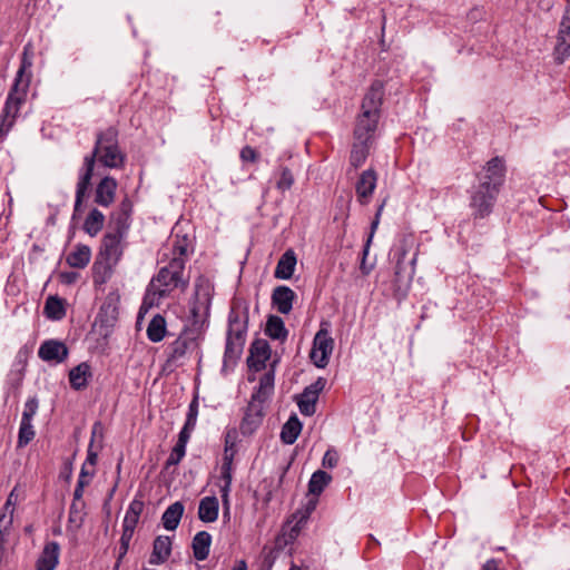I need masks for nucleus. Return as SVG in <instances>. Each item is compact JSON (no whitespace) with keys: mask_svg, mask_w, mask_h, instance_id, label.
Segmentation results:
<instances>
[{"mask_svg":"<svg viewBox=\"0 0 570 570\" xmlns=\"http://www.w3.org/2000/svg\"><path fill=\"white\" fill-rule=\"evenodd\" d=\"M295 293L287 286H277L272 294V303L282 314H288L293 308Z\"/></svg>","mask_w":570,"mask_h":570,"instance_id":"15","label":"nucleus"},{"mask_svg":"<svg viewBox=\"0 0 570 570\" xmlns=\"http://www.w3.org/2000/svg\"><path fill=\"white\" fill-rule=\"evenodd\" d=\"M83 491H85V488L79 487V485H76V489H75V491H73V498H72V501H83V500H82Z\"/></svg>","mask_w":570,"mask_h":570,"instance_id":"60","label":"nucleus"},{"mask_svg":"<svg viewBox=\"0 0 570 570\" xmlns=\"http://www.w3.org/2000/svg\"><path fill=\"white\" fill-rule=\"evenodd\" d=\"M570 56V6L567 7L559 26L554 58L562 63Z\"/></svg>","mask_w":570,"mask_h":570,"instance_id":"10","label":"nucleus"},{"mask_svg":"<svg viewBox=\"0 0 570 570\" xmlns=\"http://www.w3.org/2000/svg\"><path fill=\"white\" fill-rule=\"evenodd\" d=\"M18 502V495L16 494V488L10 492L8 499L3 505L2 511L14 513V508Z\"/></svg>","mask_w":570,"mask_h":570,"instance_id":"53","label":"nucleus"},{"mask_svg":"<svg viewBox=\"0 0 570 570\" xmlns=\"http://www.w3.org/2000/svg\"><path fill=\"white\" fill-rule=\"evenodd\" d=\"M338 462V454L335 450H327L323 456V465L325 468H334Z\"/></svg>","mask_w":570,"mask_h":570,"instance_id":"50","label":"nucleus"},{"mask_svg":"<svg viewBox=\"0 0 570 570\" xmlns=\"http://www.w3.org/2000/svg\"><path fill=\"white\" fill-rule=\"evenodd\" d=\"M272 350L265 338H256L249 348L248 356H271Z\"/></svg>","mask_w":570,"mask_h":570,"instance_id":"41","label":"nucleus"},{"mask_svg":"<svg viewBox=\"0 0 570 570\" xmlns=\"http://www.w3.org/2000/svg\"><path fill=\"white\" fill-rule=\"evenodd\" d=\"M269 358H247L248 366V381L249 382H259V377L263 376L266 372H268L273 365L274 370L278 363V358H275L271 364H267L266 361Z\"/></svg>","mask_w":570,"mask_h":570,"instance_id":"20","label":"nucleus"},{"mask_svg":"<svg viewBox=\"0 0 570 570\" xmlns=\"http://www.w3.org/2000/svg\"><path fill=\"white\" fill-rule=\"evenodd\" d=\"M31 60L29 58V46H27L24 48V51H23V57H22V62H21V66L17 72V77L14 79V81H18L20 80V87L23 86V83H27L29 86V82H30V79L29 77H27L26 79H23V75L26 72V69L27 68H30L31 67Z\"/></svg>","mask_w":570,"mask_h":570,"instance_id":"42","label":"nucleus"},{"mask_svg":"<svg viewBox=\"0 0 570 570\" xmlns=\"http://www.w3.org/2000/svg\"><path fill=\"white\" fill-rule=\"evenodd\" d=\"M194 429H195V425H188V423L185 422L184 428L179 432L177 443L180 445H184L186 448V444L188 443V441L190 439L191 431Z\"/></svg>","mask_w":570,"mask_h":570,"instance_id":"51","label":"nucleus"},{"mask_svg":"<svg viewBox=\"0 0 570 570\" xmlns=\"http://www.w3.org/2000/svg\"><path fill=\"white\" fill-rule=\"evenodd\" d=\"M233 570H247V564L244 560H239L236 562Z\"/></svg>","mask_w":570,"mask_h":570,"instance_id":"64","label":"nucleus"},{"mask_svg":"<svg viewBox=\"0 0 570 570\" xmlns=\"http://www.w3.org/2000/svg\"><path fill=\"white\" fill-rule=\"evenodd\" d=\"M245 330L246 321H239L237 315H230L225 356H239L243 353Z\"/></svg>","mask_w":570,"mask_h":570,"instance_id":"9","label":"nucleus"},{"mask_svg":"<svg viewBox=\"0 0 570 570\" xmlns=\"http://www.w3.org/2000/svg\"><path fill=\"white\" fill-rule=\"evenodd\" d=\"M233 434L234 433H232V432H228L226 434L224 455L230 454L232 452L235 454V451L233 450L234 444H235V442H234L235 435H233Z\"/></svg>","mask_w":570,"mask_h":570,"instance_id":"55","label":"nucleus"},{"mask_svg":"<svg viewBox=\"0 0 570 570\" xmlns=\"http://www.w3.org/2000/svg\"><path fill=\"white\" fill-rule=\"evenodd\" d=\"M233 460L234 453L226 454L223 458V464L220 468V479L224 482L222 487L230 488L233 481Z\"/></svg>","mask_w":570,"mask_h":570,"instance_id":"38","label":"nucleus"},{"mask_svg":"<svg viewBox=\"0 0 570 570\" xmlns=\"http://www.w3.org/2000/svg\"><path fill=\"white\" fill-rule=\"evenodd\" d=\"M317 502V498H308L305 505L292 514L287 522V525L291 527L288 533L291 539H294L298 535L301 529L305 525L312 512L316 509Z\"/></svg>","mask_w":570,"mask_h":570,"instance_id":"11","label":"nucleus"},{"mask_svg":"<svg viewBox=\"0 0 570 570\" xmlns=\"http://www.w3.org/2000/svg\"><path fill=\"white\" fill-rule=\"evenodd\" d=\"M94 168H95V165H94L92 157H86L85 158V169L86 170L77 184L75 212H78L80 209L83 197L90 186V180L94 175Z\"/></svg>","mask_w":570,"mask_h":570,"instance_id":"16","label":"nucleus"},{"mask_svg":"<svg viewBox=\"0 0 570 570\" xmlns=\"http://www.w3.org/2000/svg\"><path fill=\"white\" fill-rule=\"evenodd\" d=\"M132 210V204L131 202L126 197L119 205V208L117 212L130 216Z\"/></svg>","mask_w":570,"mask_h":570,"instance_id":"56","label":"nucleus"},{"mask_svg":"<svg viewBox=\"0 0 570 570\" xmlns=\"http://www.w3.org/2000/svg\"><path fill=\"white\" fill-rule=\"evenodd\" d=\"M36 435L33 425L31 422H22L20 423L19 428V434H18V448H24L27 444H29Z\"/></svg>","mask_w":570,"mask_h":570,"instance_id":"39","label":"nucleus"},{"mask_svg":"<svg viewBox=\"0 0 570 570\" xmlns=\"http://www.w3.org/2000/svg\"><path fill=\"white\" fill-rule=\"evenodd\" d=\"M302 431V423L296 415H293L283 425L281 431V440L285 444H293Z\"/></svg>","mask_w":570,"mask_h":570,"instance_id":"27","label":"nucleus"},{"mask_svg":"<svg viewBox=\"0 0 570 570\" xmlns=\"http://www.w3.org/2000/svg\"><path fill=\"white\" fill-rule=\"evenodd\" d=\"M121 236L119 233L108 232L101 242L98 259L94 265L96 272L95 281L105 282L110 276L112 267L122 255Z\"/></svg>","mask_w":570,"mask_h":570,"instance_id":"6","label":"nucleus"},{"mask_svg":"<svg viewBox=\"0 0 570 570\" xmlns=\"http://www.w3.org/2000/svg\"><path fill=\"white\" fill-rule=\"evenodd\" d=\"M91 257V250L87 245H77L72 252H70L66 258L69 266L73 268L86 267Z\"/></svg>","mask_w":570,"mask_h":570,"instance_id":"25","label":"nucleus"},{"mask_svg":"<svg viewBox=\"0 0 570 570\" xmlns=\"http://www.w3.org/2000/svg\"><path fill=\"white\" fill-rule=\"evenodd\" d=\"M76 277H77V274H76V273H62V274H61V278H62V281H63L65 283H67V284H71V283H73V282H75V279H76Z\"/></svg>","mask_w":570,"mask_h":570,"instance_id":"61","label":"nucleus"},{"mask_svg":"<svg viewBox=\"0 0 570 570\" xmlns=\"http://www.w3.org/2000/svg\"><path fill=\"white\" fill-rule=\"evenodd\" d=\"M240 158L244 161L255 163L257 160V158H258V155H257V153H256V150L254 148H252L250 146H245L240 150Z\"/></svg>","mask_w":570,"mask_h":570,"instance_id":"52","label":"nucleus"},{"mask_svg":"<svg viewBox=\"0 0 570 570\" xmlns=\"http://www.w3.org/2000/svg\"><path fill=\"white\" fill-rule=\"evenodd\" d=\"M86 503L85 501H72L69 509L68 523L73 530L81 528L86 517Z\"/></svg>","mask_w":570,"mask_h":570,"instance_id":"32","label":"nucleus"},{"mask_svg":"<svg viewBox=\"0 0 570 570\" xmlns=\"http://www.w3.org/2000/svg\"><path fill=\"white\" fill-rule=\"evenodd\" d=\"M373 140L366 139H354L350 161L354 168H358L363 165L368 156L370 147Z\"/></svg>","mask_w":570,"mask_h":570,"instance_id":"23","label":"nucleus"},{"mask_svg":"<svg viewBox=\"0 0 570 570\" xmlns=\"http://www.w3.org/2000/svg\"><path fill=\"white\" fill-rule=\"evenodd\" d=\"M97 435H99V436L102 435V425L100 422H96L92 426L91 440H90V444L88 446L87 460L85 462V464L90 465L91 468H94L96 465L97 460H98V452L96 450H94L95 440H96Z\"/></svg>","mask_w":570,"mask_h":570,"instance_id":"37","label":"nucleus"},{"mask_svg":"<svg viewBox=\"0 0 570 570\" xmlns=\"http://www.w3.org/2000/svg\"><path fill=\"white\" fill-rule=\"evenodd\" d=\"M90 481L91 480L89 478H82L81 475H79L77 485L86 488L90 483Z\"/></svg>","mask_w":570,"mask_h":570,"instance_id":"63","label":"nucleus"},{"mask_svg":"<svg viewBox=\"0 0 570 570\" xmlns=\"http://www.w3.org/2000/svg\"><path fill=\"white\" fill-rule=\"evenodd\" d=\"M266 335L273 340L284 341L287 337V330L285 328L284 322L279 316L271 315L266 322L265 328Z\"/></svg>","mask_w":570,"mask_h":570,"instance_id":"28","label":"nucleus"},{"mask_svg":"<svg viewBox=\"0 0 570 570\" xmlns=\"http://www.w3.org/2000/svg\"><path fill=\"white\" fill-rule=\"evenodd\" d=\"M144 510V501L141 499L135 498L131 503L129 504V508L126 512L125 519H124V525L136 528L139 517Z\"/></svg>","mask_w":570,"mask_h":570,"instance_id":"35","label":"nucleus"},{"mask_svg":"<svg viewBox=\"0 0 570 570\" xmlns=\"http://www.w3.org/2000/svg\"><path fill=\"white\" fill-rule=\"evenodd\" d=\"M166 334V321L161 315L151 318L147 327L148 338L153 342H159Z\"/></svg>","mask_w":570,"mask_h":570,"instance_id":"34","label":"nucleus"},{"mask_svg":"<svg viewBox=\"0 0 570 570\" xmlns=\"http://www.w3.org/2000/svg\"><path fill=\"white\" fill-rule=\"evenodd\" d=\"M318 396L312 390L305 389L298 400V407L302 414L313 415Z\"/></svg>","mask_w":570,"mask_h":570,"instance_id":"36","label":"nucleus"},{"mask_svg":"<svg viewBox=\"0 0 570 570\" xmlns=\"http://www.w3.org/2000/svg\"><path fill=\"white\" fill-rule=\"evenodd\" d=\"M43 312L50 320H61L66 315L63 299L57 296H49L46 301Z\"/></svg>","mask_w":570,"mask_h":570,"instance_id":"31","label":"nucleus"},{"mask_svg":"<svg viewBox=\"0 0 570 570\" xmlns=\"http://www.w3.org/2000/svg\"><path fill=\"white\" fill-rule=\"evenodd\" d=\"M197 415H198V397L195 396L189 404L186 423H188V425H196Z\"/></svg>","mask_w":570,"mask_h":570,"instance_id":"49","label":"nucleus"},{"mask_svg":"<svg viewBox=\"0 0 570 570\" xmlns=\"http://www.w3.org/2000/svg\"><path fill=\"white\" fill-rule=\"evenodd\" d=\"M91 366L88 362H82L69 372V382L72 389L82 390L88 385L91 379Z\"/></svg>","mask_w":570,"mask_h":570,"instance_id":"18","label":"nucleus"},{"mask_svg":"<svg viewBox=\"0 0 570 570\" xmlns=\"http://www.w3.org/2000/svg\"><path fill=\"white\" fill-rule=\"evenodd\" d=\"M184 510V504L179 501L170 504L161 517L164 528L166 530L174 531L180 522Z\"/></svg>","mask_w":570,"mask_h":570,"instance_id":"22","label":"nucleus"},{"mask_svg":"<svg viewBox=\"0 0 570 570\" xmlns=\"http://www.w3.org/2000/svg\"><path fill=\"white\" fill-rule=\"evenodd\" d=\"M504 176V160L498 156L490 159L478 174L479 186L471 197V206L475 209L476 217L483 218L492 212Z\"/></svg>","mask_w":570,"mask_h":570,"instance_id":"1","label":"nucleus"},{"mask_svg":"<svg viewBox=\"0 0 570 570\" xmlns=\"http://www.w3.org/2000/svg\"><path fill=\"white\" fill-rule=\"evenodd\" d=\"M377 176L373 169L363 171L356 183L355 190L361 204H367L376 186Z\"/></svg>","mask_w":570,"mask_h":570,"instance_id":"14","label":"nucleus"},{"mask_svg":"<svg viewBox=\"0 0 570 570\" xmlns=\"http://www.w3.org/2000/svg\"><path fill=\"white\" fill-rule=\"evenodd\" d=\"M229 491L230 488L220 487L222 501L226 511L229 509Z\"/></svg>","mask_w":570,"mask_h":570,"instance_id":"57","label":"nucleus"},{"mask_svg":"<svg viewBox=\"0 0 570 570\" xmlns=\"http://www.w3.org/2000/svg\"><path fill=\"white\" fill-rule=\"evenodd\" d=\"M185 452H186V448L184 445L176 443V445L174 446L171 453L169 454V456L166 461V466L178 464L181 461V459L184 458Z\"/></svg>","mask_w":570,"mask_h":570,"instance_id":"47","label":"nucleus"},{"mask_svg":"<svg viewBox=\"0 0 570 570\" xmlns=\"http://www.w3.org/2000/svg\"><path fill=\"white\" fill-rule=\"evenodd\" d=\"M69 348L58 340H48L39 348L38 356H67Z\"/></svg>","mask_w":570,"mask_h":570,"instance_id":"29","label":"nucleus"},{"mask_svg":"<svg viewBox=\"0 0 570 570\" xmlns=\"http://www.w3.org/2000/svg\"><path fill=\"white\" fill-rule=\"evenodd\" d=\"M13 523V513L2 511L0 514V537H8Z\"/></svg>","mask_w":570,"mask_h":570,"instance_id":"45","label":"nucleus"},{"mask_svg":"<svg viewBox=\"0 0 570 570\" xmlns=\"http://www.w3.org/2000/svg\"><path fill=\"white\" fill-rule=\"evenodd\" d=\"M28 90V85L23 83L22 87H20V80L14 81L4 108L1 116V122H0V140L9 132V130L12 128L16 118L19 114V109L21 104L24 101L26 95Z\"/></svg>","mask_w":570,"mask_h":570,"instance_id":"7","label":"nucleus"},{"mask_svg":"<svg viewBox=\"0 0 570 570\" xmlns=\"http://www.w3.org/2000/svg\"><path fill=\"white\" fill-rule=\"evenodd\" d=\"M90 465L83 464L80 470V474L82 478H89L90 480L95 475V468L89 469Z\"/></svg>","mask_w":570,"mask_h":570,"instance_id":"58","label":"nucleus"},{"mask_svg":"<svg viewBox=\"0 0 570 570\" xmlns=\"http://www.w3.org/2000/svg\"><path fill=\"white\" fill-rule=\"evenodd\" d=\"M296 265V256L292 249L286 250L279 258L275 268V277L288 279L293 276Z\"/></svg>","mask_w":570,"mask_h":570,"instance_id":"19","label":"nucleus"},{"mask_svg":"<svg viewBox=\"0 0 570 570\" xmlns=\"http://www.w3.org/2000/svg\"><path fill=\"white\" fill-rule=\"evenodd\" d=\"M129 217L130 216L124 215L119 212L114 213L110 218V232L119 233L121 236H124L128 228Z\"/></svg>","mask_w":570,"mask_h":570,"instance_id":"40","label":"nucleus"},{"mask_svg":"<svg viewBox=\"0 0 570 570\" xmlns=\"http://www.w3.org/2000/svg\"><path fill=\"white\" fill-rule=\"evenodd\" d=\"M117 181L114 177L106 176L102 178L96 187L95 191V203L108 207L115 200Z\"/></svg>","mask_w":570,"mask_h":570,"instance_id":"13","label":"nucleus"},{"mask_svg":"<svg viewBox=\"0 0 570 570\" xmlns=\"http://www.w3.org/2000/svg\"><path fill=\"white\" fill-rule=\"evenodd\" d=\"M314 365L320 368H324L328 364V358H313Z\"/></svg>","mask_w":570,"mask_h":570,"instance_id":"62","label":"nucleus"},{"mask_svg":"<svg viewBox=\"0 0 570 570\" xmlns=\"http://www.w3.org/2000/svg\"><path fill=\"white\" fill-rule=\"evenodd\" d=\"M218 500L216 497H205L200 500L198 507V518L203 522H214L218 517Z\"/></svg>","mask_w":570,"mask_h":570,"instance_id":"21","label":"nucleus"},{"mask_svg":"<svg viewBox=\"0 0 570 570\" xmlns=\"http://www.w3.org/2000/svg\"><path fill=\"white\" fill-rule=\"evenodd\" d=\"M498 561L494 559H490L483 564L482 570H498Z\"/></svg>","mask_w":570,"mask_h":570,"instance_id":"59","label":"nucleus"},{"mask_svg":"<svg viewBox=\"0 0 570 570\" xmlns=\"http://www.w3.org/2000/svg\"><path fill=\"white\" fill-rule=\"evenodd\" d=\"M331 480V475L325 471L318 470L314 472L308 482V493L312 494L311 498H317Z\"/></svg>","mask_w":570,"mask_h":570,"instance_id":"30","label":"nucleus"},{"mask_svg":"<svg viewBox=\"0 0 570 570\" xmlns=\"http://www.w3.org/2000/svg\"><path fill=\"white\" fill-rule=\"evenodd\" d=\"M383 99V83L374 81L362 101V112L356 119L354 139L373 140L380 118Z\"/></svg>","mask_w":570,"mask_h":570,"instance_id":"4","label":"nucleus"},{"mask_svg":"<svg viewBox=\"0 0 570 570\" xmlns=\"http://www.w3.org/2000/svg\"><path fill=\"white\" fill-rule=\"evenodd\" d=\"M202 337L196 328L183 331L171 343V356L197 355L200 352Z\"/></svg>","mask_w":570,"mask_h":570,"instance_id":"8","label":"nucleus"},{"mask_svg":"<svg viewBox=\"0 0 570 570\" xmlns=\"http://www.w3.org/2000/svg\"><path fill=\"white\" fill-rule=\"evenodd\" d=\"M60 546L56 541L47 542L37 559L36 570H55L59 563Z\"/></svg>","mask_w":570,"mask_h":570,"instance_id":"12","label":"nucleus"},{"mask_svg":"<svg viewBox=\"0 0 570 570\" xmlns=\"http://www.w3.org/2000/svg\"><path fill=\"white\" fill-rule=\"evenodd\" d=\"M105 216L104 214L94 208L83 223V229L90 236H96L104 227Z\"/></svg>","mask_w":570,"mask_h":570,"instance_id":"33","label":"nucleus"},{"mask_svg":"<svg viewBox=\"0 0 570 570\" xmlns=\"http://www.w3.org/2000/svg\"><path fill=\"white\" fill-rule=\"evenodd\" d=\"M386 202H387V198H384L382 204L379 206L377 210H376V214H375V217H374V220L372 222L371 224V233H370V236L366 240V244L364 246V250H363V255L366 256L367 255V250H368V247H370V244L372 242V238H373V235L375 233V229L377 228L379 226V223H380V217L382 215V212H383V208L384 206L386 205Z\"/></svg>","mask_w":570,"mask_h":570,"instance_id":"44","label":"nucleus"},{"mask_svg":"<svg viewBox=\"0 0 570 570\" xmlns=\"http://www.w3.org/2000/svg\"><path fill=\"white\" fill-rule=\"evenodd\" d=\"M326 380L323 377H318L313 384L306 386L305 389L312 390L318 396L320 392L325 387Z\"/></svg>","mask_w":570,"mask_h":570,"instance_id":"54","label":"nucleus"},{"mask_svg":"<svg viewBox=\"0 0 570 570\" xmlns=\"http://www.w3.org/2000/svg\"><path fill=\"white\" fill-rule=\"evenodd\" d=\"M294 184V176L289 168L282 167L281 177L276 184L277 189L281 191L288 190Z\"/></svg>","mask_w":570,"mask_h":570,"instance_id":"43","label":"nucleus"},{"mask_svg":"<svg viewBox=\"0 0 570 570\" xmlns=\"http://www.w3.org/2000/svg\"><path fill=\"white\" fill-rule=\"evenodd\" d=\"M171 553V540L167 535H159L155 539L153 552L149 559L151 564L164 563Z\"/></svg>","mask_w":570,"mask_h":570,"instance_id":"17","label":"nucleus"},{"mask_svg":"<svg viewBox=\"0 0 570 570\" xmlns=\"http://www.w3.org/2000/svg\"><path fill=\"white\" fill-rule=\"evenodd\" d=\"M134 531H135L134 528L124 525L122 534L120 538V556H119V558H121L122 556H125L127 553L129 542L134 535Z\"/></svg>","mask_w":570,"mask_h":570,"instance_id":"48","label":"nucleus"},{"mask_svg":"<svg viewBox=\"0 0 570 570\" xmlns=\"http://www.w3.org/2000/svg\"><path fill=\"white\" fill-rule=\"evenodd\" d=\"M334 341L328 335L327 331L320 330L314 337V346L309 353V356H315L316 352L321 353V356H328L333 352Z\"/></svg>","mask_w":570,"mask_h":570,"instance_id":"26","label":"nucleus"},{"mask_svg":"<svg viewBox=\"0 0 570 570\" xmlns=\"http://www.w3.org/2000/svg\"><path fill=\"white\" fill-rule=\"evenodd\" d=\"M212 543V537L206 531L196 533L193 539V552L196 560L203 561L209 554V548Z\"/></svg>","mask_w":570,"mask_h":570,"instance_id":"24","label":"nucleus"},{"mask_svg":"<svg viewBox=\"0 0 570 570\" xmlns=\"http://www.w3.org/2000/svg\"><path fill=\"white\" fill-rule=\"evenodd\" d=\"M38 410V400L36 397L29 399L24 404L22 413V422H31Z\"/></svg>","mask_w":570,"mask_h":570,"instance_id":"46","label":"nucleus"},{"mask_svg":"<svg viewBox=\"0 0 570 570\" xmlns=\"http://www.w3.org/2000/svg\"><path fill=\"white\" fill-rule=\"evenodd\" d=\"M179 254L180 256L174 257L153 277L147 289V297L153 295L164 298L175 289L185 291L189 278L185 275V259L181 257L185 254L184 247H179Z\"/></svg>","mask_w":570,"mask_h":570,"instance_id":"2","label":"nucleus"},{"mask_svg":"<svg viewBox=\"0 0 570 570\" xmlns=\"http://www.w3.org/2000/svg\"><path fill=\"white\" fill-rule=\"evenodd\" d=\"M94 164L98 160L108 168H121L125 164V154L118 146V131L109 127L97 136L92 154Z\"/></svg>","mask_w":570,"mask_h":570,"instance_id":"5","label":"nucleus"},{"mask_svg":"<svg viewBox=\"0 0 570 570\" xmlns=\"http://www.w3.org/2000/svg\"><path fill=\"white\" fill-rule=\"evenodd\" d=\"M274 393V366L259 377V385L252 394L246 407L245 415L240 422V432L244 435L254 433L263 422L264 403Z\"/></svg>","mask_w":570,"mask_h":570,"instance_id":"3","label":"nucleus"}]
</instances>
